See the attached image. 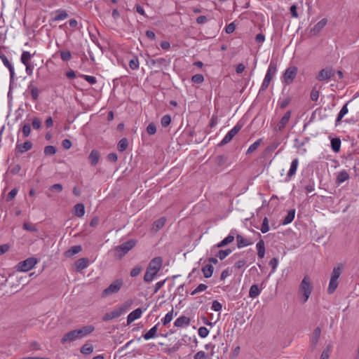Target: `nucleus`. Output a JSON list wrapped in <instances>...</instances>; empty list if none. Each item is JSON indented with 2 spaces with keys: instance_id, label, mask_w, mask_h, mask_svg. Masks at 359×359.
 I'll list each match as a JSON object with an SVG mask.
<instances>
[{
  "instance_id": "24",
  "label": "nucleus",
  "mask_w": 359,
  "mask_h": 359,
  "mask_svg": "<svg viewBox=\"0 0 359 359\" xmlns=\"http://www.w3.org/2000/svg\"><path fill=\"white\" fill-rule=\"evenodd\" d=\"M158 325L159 323H157L156 325L151 327L147 333L142 335L145 340H149L150 339L154 338L156 336Z\"/></svg>"
},
{
  "instance_id": "57",
  "label": "nucleus",
  "mask_w": 359,
  "mask_h": 359,
  "mask_svg": "<svg viewBox=\"0 0 359 359\" xmlns=\"http://www.w3.org/2000/svg\"><path fill=\"white\" fill-rule=\"evenodd\" d=\"M211 309L215 311H220L222 309V305L217 300L212 302Z\"/></svg>"
},
{
  "instance_id": "22",
  "label": "nucleus",
  "mask_w": 359,
  "mask_h": 359,
  "mask_svg": "<svg viewBox=\"0 0 359 359\" xmlns=\"http://www.w3.org/2000/svg\"><path fill=\"white\" fill-rule=\"evenodd\" d=\"M190 324V318L182 316L177 318L174 323V325L176 327L188 326Z\"/></svg>"
},
{
  "instance_id": "35",
  "label": "nucleus",
  "mask_w": 359,
  "mask_h": 359,
  "mask_svg": "<svg viewBox=\"0 0 359 359\" xmlns=\"http://www.w3.org/2000/svg\"><path fill=\"white\" fill-rule=\"evenodd\" d=\"M331 147L334 152H339L341 149V140L338 137L332 138L331 140Z\"/></svg>"
},
{
  "instance_id": "51",
  "label": "nucleus",
  "mask_w": 359,
  "mask_h": 359,
  "mask_svg": "<svg viewBox=\"0 0 359 359\" xmlns=\"http://www.w3.org/2000/svg\"><path fill=\"white\" fill-rule=\"evenodd\" d=\"M269 230V220H268L267 217H264L263 219V222H262V226H261V231L263 233H265L268 232Z\"/></svg>"
},
{
  "instance_id": "47",
  "label": "nucleus",
  "mask_w": 359,
  "mask_h": 359,
  "mask_svg": "<svg viewBox=\"0 0 359 359\" xmlns=\"http://www.w3.org/2000/svg\"><path fill=\"white\" fill-rule=\"evenodd\" d=\"M133 304V302L131 300L126 301L124 303H123L121 306L118 308V310L121 311V314L129 309Z\"/></svg>"
},
{
  "instance_id": "6",
  "label": "nucleus",
  "mask_w": 359,
  "mask_h": 359,
  "mask_svg": "<svg viewBox=\"0 0 359 359\" xmlns=\"http://www.w3.org/2000/svg\"><path fill=\"white\" fill-rule=\"evenodd\" d=\"M38 260L35 257H29L27 259L20 262L15 266L18 271L26 272L31 270L37 264Z\"/></svg>"
},
{
  "instance_id": "33",
  "label": "nucleus",
  "mask_w": 359,
  "mask_h": 359,
  "mask_svg": "<svg viewBox=\"0 0 359 359\" xmlns=\"http://www.w3.org/2000/svg\"><path fill=\"white\" fill-rule=\"evenodd\" d=\"M350 102H346L341 109L339 113L337 115V119H336V124H337L339 122H340L342 119V118L348 113V104Z\"/></svg>"
},
{
  "instance_id": "32",
  "label": "nucleus",
  "mask_w": 359,
  "mask_h": 359,
  "mask_svg": "<svg viewBox=\"0 0 359 359\" xmlns=\"http://www.w3.org/2000/svg\"><path fill=\"white\" fill-rule=\"evenodd\" d=\"M294 215H295V210L294 209L290 210L287 212V215H286V217L282 221V224L287 225V224L291 223L293 221V219H294Z\"/></svg>"
},
{
  "instance_id": "30",
  "label": "nucleus",
  "mask_w": 359,
  "mask_h": 359,
  "mask_svg": "<svg viewBox=\"0 0 359 359\" xmlns=\"http://www.w3.org/2000/svg\"><path fill=\"white\" fill-rule=\"evenodd\" d=\"M256 248L257 250V255L259 258L262 259L265 255V246L264 242L262 239H260L259 241L257 243Z\"/></svg>"
},
{
  "instance_id": "39",
  "label": "nucleus",
  "mask_w": 359,
  "mask_h": 359,
  "mask_svg": "<svg viewBox=\"0 0 359 359\" xmlns=\"http://www.w3.org/2000/svg\"><path fill=\"white\" fill-rule=\"evenodd\" d=\"M32 57V55L30 54L29 52L23 51L21 55V57H20L21 62L23 65L30 64L29 61H30Z\"/></svg>"
},
{
  "instance_id": "50",
  "label": "nucleus",
  "mask_w": 359,
  "mask_h": 359,
  "mask_svg": "<svg viewBox=\"0 0 359 359\" xmlns=\"http://www.w3.org/2000/svg\"><path fill=\"white\" fill-rule=\"evenodd\" d=\"M150 62L152 65H167V60L165 58L161 57L155 60H151Z\"/></svg>"
},
{
  "instance_id": "8",
  "label": "nucleus",
  "mask_w": 359,
  "mask_h": 359,
  "mask_svg": "<svg viewBox=\"0 0 359 359\" xmlns=\"http://www.w3.org/2000/svg\"><path fill=\"white\" fill-rule=\"evenodd\" d=\"M298 69L292 66L286 69L283 76V82L287 85L292 83L297 74Z\"/></svg>"
},
{
  "instance_id": "14",
  "label": "nucleus",
  "mask_w": 359,
  "mask_h": 359,
  "mask_svg": "<svg viewBox=\"0 0 359 359\" xmlns=\"http://www.w3.org/2000/svg\"><path fill=\"white\" fill-rule=\"evenodd\" d=\"M78 339L75 330H72L64 334L61 339V344H65L67 342L74 341Z\"/></svg>"
},
{
  "instance_id": "34",
  "label": "nucleus",
  "mask_w": 359,
  "mask_h": 359,
  "mask_svg": "<svg viewBox=\"0 0 359 359\" xmlns=\"http://www.w3.org/2000/svg\"><path fill=\"white\" fill-rule=\"evenodd\" d=\"M338 284V280L337 279H334V278H330L327 288V293L330 294H333L337 288Z\"/></svg>"
},
{
  "instance_id": "45",
  "label": "nucleus",
  "mask_w": 359,
  "mask_h": 359,
  "mask_svg": "<svg viewBox=\"0 0 359 359\" xmlns=\"http://www.w3.org/2000/svg\"><path fill=\"white\" fill-rule=\"evenodd\" d=\"M262 141V139H259L256 142H255L253 144H252L249 147V148L247 151V154H251V153L254 152L255 150H257L258 147L260 145Z\"/></svg>"
},
{
  "instance_id": "49",
  "label": "nucleus",
  "mask_w": 359,
  "mask_h": 359,
  "mask_svg": "<svg viewBox=\"0 0 359 359\" xmlns=\"http://www.w3.org/2000/svg\"><path fill=\"white\" fill-rule=\"evenodd\" d=\"M60 57L63 61L67 62L72 59L71 53L69 50H62L60 52Z\"/></svg>"
},
{
  "instance_id": "7",
  "label": "nucleus",
  "mask_w": 359,
  "mask_h": 359,
  "mask_svg": "<svg viewBox=\"0 0 359 359\" xmlns=\"http://www.w3.org/2000/svg\"><path fill=\"white\" fill-rule=\"evenodd\" d=\"M242 127L243 125L238 122L230 131L227 133L222 140L218 144V146L223 147L224 145L230 142L234 136L241 130Z\"/></svg>"
},
{
  "instance_id": "28",
  "label": "nucleus",
  "mask_w": 359,
  "mask_h": 359,
  "mask_svg": "<svg viewBox=\"0 0 359 359\" xmlns=\"http://www.w3.org/2000/svg\"><path fill=\"white\" fill-rule=\"evenodd\" d=\"M68 17V14L65 10L58 9L55 11V15L53 18V21L63 20Z\"/></svg>"
},
{
  "instance_id": "53",
  "label": "nucleus",
  "mask_w": 359,
  "mask_h": 359,
  "mask_svg": "<svg viewBox=\"0 0 359 359\" xmlns=\"http://www.w3.org/2000/svg\"><path fill=\"white\" fill-rule=\"evenodd\" d=\"M22 130L23 136L25 137H28L30 135V133H31V126H30V124L29 123H25L22 126Z\"/></svg>"
},
{
  "instance_id": "36",
  "label": "nucleus",
  "mask_w": 359,
  "mask_h": 359,
  "mask_svg": "<svg viewBox=\"0 0 359 359\" xmlns=\"http://www.w3.org/2000/svg\"><path fill=\"white\" fill-rule=\"evenodd\" d=\"M237 245L238 248H241L245 246H248L250 244V243L245 238H244L241 235L238 234L236 236Z\"/></svg>"
},
{
  "instance_id": "38",
  "label": "nucleus",
  "mask_w": 359,
  "mask_h": 359,
  "mask_svg": "<svg viewBox=\"0 0 359 359\" xmlns=\"http://www.w3.org/2000/svg\"><path fill=\"white\" fill-rule=\"evenodd\" d=\"M128 142L127 138L123 137V138L121 139L118 143V145H117L118 150L120 152H123L128 148Z\"/></svg>"
},
{
  "instance_id": "62",
  "label": "nucleus",
  "mask_w": 359,
  "mask_h": 359,
  "mask_svg": "<svg viewBox=\"0 0 359 359\" xmlns=\"http://www.w3.org/2000/svg\"><path fill=\"white\" fill-rule=\"evenodd\" d=\"M23 229H26L27 231H32V232H35L37 231V229L36 228V226L34 225H32L29 223H27V222H25L23 224Z\"/></svg>"
},
{
  "instance_id": "37",
  "label": "nucleus",
  "mask_w": 359,
  "mask_h": 359,
  "mask_svg": "<svg viewBox=\"0 0 359 359\" xmlns=\"http://www.w3.org/2000/svg\"><path fill=\"white\" fill-rule=\"evenodd\" d=\"M260 294V290L259 289V287L257 285L254 284L252 285L249 291V297L251 298H255L258 297Z\"/></svg>"
},
{
  "instance_id": "25",
  "label": "nucleus",
  "mask_w": 359,
  "mask_h": 359,
  "mask_svg": "<svg viewBox=\"0 0 359 359\" xmlns=\"http://www.w3.org/2000/svg\"><path fill=\"white\" fill-rule=\"evenodd\" d=\"M349 177L350 176L348 172L346 170H342L338 173L336 179V182L338 184H341L345 181L348 180Z\"/></svg>"
},
{
  "instance_id": "63",
  "label": "nucleus",
  "mask_w": 359,
  "mask_h": 359,
  "mask_svg": "<svg viewBox=\"0 0 359 359\" xmlns=\"http://www.w3.org/2000/svg\"><path fill=\"white\" fill-rule=\"evenodd\" d=\"M236 29V25L233 22H231L230 24L227 25L225 27V31L227 34H231L234 32Z\"/></svg>"
},
{
  "instance_id": "17",
  "label": "nucleus",
  "mask_w": 359,
  "mask_h": 359,
  "mask_svg": "<svg viewBox=\"0 0 359 359\" xmlns=\"http://www.w3.org/2000/svg\"><path fill=\"white\" fill-rule=\"evenodd\" d=\"M327 19L323 18L321 20H320L316 25H314V27L311 29L310 33L312 35H316L318 34L326 25L327 24Z\"/></svg>"
},
{
  "instance_id": "31",
  "label": "nucleus",
  "mask_w": 359,
  "mask_h": 359,
  "mask_svg": "<svg viewBox=\"0 0 359 359\" xmlns=\"http://www.w3.org/2000/svg\"><path fill=\"white\" fill-rule=\"evenodd\" d=\"M74 215L79 217H83L85 214V207L83 203H77L74 207Z\"/></svg>"
},
{
  "instance_id": "10",
  "label": "nucleus",
  "mask_w": 359,
  "mask_h": 359,
  "mask_svg": "<svg viewBox=\"0 0 359 359\" xmlns=\"http://www.w3.org/2000/svg\"><path fill=\"white\" fill-rule=\"evenodd\" d=\"M334 70L332 68H326L321 69L318 76L317 80L319 81H327L334 76Z\"/></svg>"
},
{
  "instance_id": "42",
  "label": "nucleus",
  "mask_w": 359,
  "mask_h": 359,
  "mask_svg": "<svg viewBox=\"0 0 359 359\" xmlns=\"http://www.w3.org/2000/svg\"><path fill=\"white\" fill-rule=\"evenodd\" d=\"M81 353L85 355L91 353L93 351V346L90 344H85L80 350Z\"/></svg>"
},
{
  "instance_id": "27",
  "label": "nucleus",
  "mask_w": 359,
  "mask_h": 359,
  "mask_svg": "<svg viewBox=\"0 0 359 359\" xmlns=\"http://www.w3.org/2000/svg\"><path fill=\"white\" fill-rule=\"evenodd\" d=\"M343 269L344 266L342 264H339L337 266H334L331 273L330 278H334V279L338 280L342 273Z\"/></svg>"
},
{
  "instance_id": "5",
  "label": "nucleus",
  "mask_w": 359,
  "mask_h": 359,
  "mask_svg": "<svg viewBox=\"0 0 359 359\" xmlns=\"http://www.w3.org/2000/svg\"><path fill=\"white\" fill-rule=\"evenodd\" d=\"M123 285V281L122 279H116L102 292L101 297L106 298L111 294L117 293L121 290Z\"/></svg>"
},
{
  "instance_id": "41",
  "label": "nucleus",
  "mask_w": 359,
  "mask_h": 359,
  "mask_svg": "<svg viewBox=\"0 0 359 359\" xmlns=\"http://www.w3.org/2000/svg\"><path fill=\"white\" fill-rule=\"evenodd\" d=\"M231 249L220 250L216 254V257H218L220 260L225 259L230 253H231Z\"/></svg>"
},
{
  "instance_id": "4",
  "label": "nucleus",
  "mask_w": 359,
  "mask_h": 359,
  "mask_svg": "<svg viewBox=\"0 0 359 359\" xmlns=\"http://www.w3.org/2000/svg\"><path fill=\"white\" fill-rule=\"evenodd\" d=\"M276 64L274 62L271 61L259 93L265 91L267 89L273 75L276 72Z\"/></svg>"
},
{
  "instance_id": "64",
  "label": "nucleus",
  "mask_w": 359,
  "mask_h": 359,
  "mask_svg": "<svg viewBox=\"0 0 359 359\" xmlns=\"http://www.w3.org/2000/svg\"><path fill=\"white\" fill-rule=\"evenodd\" d=\"M205 358H206V354L204 351H202L197 352L194 356V359H205Z\"/></svg>"
},
{
  "instance_id": "44",
  "label": "nucleus",
  "mask_w": 359,
  "mask_h": 359,
  "mask_svg": "<svg viewBox=\"0 0 359 359\" xmlns=\"http://www.w3.org/2000/svg\"><path fill=\"white\" fill-rule=\"evenodd\" d=\"M171 123V116L169 114L164 115L161 120L162 127H168Z\"/></svg>"
},
{
  "instance_id": "61",
  "label": "nucleus",
  "mask_w": 359,
  "mask_h": 359,
  "mask_svg": "<svg viewBox=\"0 0 359 359\" xmlns=\"http://www.w3.org/2000/svg\"><path fill=\"white\" fill-rule=\"evenodd\" d=\"M17 193H18L17 189L14 188V189H11V191L8 194V195L6 196L7 201H12L17 195Z\"/></svg>"
},
{
  "instance_id": "40",
  "label": "nucleus",
  "mask_w": 359,
  "mask_h": 359,
  "mask_svg": "<svg viewBox=\"0 0 359 359\" xmlns=\"http://www.w3.org/2000/svg\"><path fill=\"white\" fill-rule=\"evenodd\" d=\"M332 349V345L329 344L323 351L320 359H328Z\"/></svg>"
},
{
  "instance_id": "59",
  "label": "nucleus",
  "mask_w": 359,
  "mask_h": 359,
  "mask_svg": "<svg viewBox=\"0 0 359 359\" xmlns=\"http://www.w3.org/2000/svg\"><path fill=\"white\" fill-rule=\"evenodd\" d=\"M32 125L34 129H39L41 126V121L38 117H34Z\"/></svg>"
},
{
  "instance_id": "26",
  "label": "nucleus",
  "mask_w": 359,
  "mask_h": 359,
  "mask_svg": "<svg viewBox=\"0 0 359 359\" xmlns=\"http://www.w3.org/2000/svg\"><path fill=\"white\" fill-rule=\"evenodd\" d=\"M166 218L164 217L156 219L152 224V229L155 230L156 231L160 230L164 226Z\"/></svg>"
},
{
  "instance_id": "23",
  "label": "nucleus",
  "mask_w": 359,
  "mask_h": 359,
  "mask_svg": "<svg viewBox=\"0 0 359 359\" xmlns=\"http://www.w3.org/2000/svg\"><path fill=\"white\" fill-rule=\"evenodd\" d=\"M299 165V160L297 158H294L290 165V168L287 172L288 180L291 179L292 176H294L297 172V166Z\"/></svg>"
},
{
  "instance_id": "12",
  "label": "nucleus",
  "mask_w": 359,
  "mask_h": 359,
  "mask_svg": "<svg viewBox=\"0 0 359 359\" xmlns=\"http://www.w3.org/2000/svg\"><path fill=\"white\" fill-rule=\"evenodd\" d=\"M321 334V329L319 327H317L313 332L311 341H310V349L311 351H313L316 347L320 339Z\"/></svg>"
},
{
  "instance_id": "58",
  "label": "nucleus",
  "mask_w": 359,
  "mask_h": 359,
  "mask_svg": "<svg viewBox=\"0 0 359 359\" xmlns=\"http://www.w3.org/2000/svg\"><path fill=\"white\" fill-rule=\"evenodd\" d=\"M209 334V330L205 327H201L198 329V335L202 337H206Z\"/></svg>"
},
{
  "instance_id": "2",
  "label": "nucleus",
  "mask_w": 359,
  "mask_h": 359,
  "mask_svg": "<svg viewBox=\"0 0 359 359\" xmlns=\"http://www.w3.org/2000/svg\"><path fill=\"white\" fill-rule=\"evenodd\" d=\"M137 241L134 239H130L122 244L117 245L114 248L115 257L117 259H121L124 257L130 250H132L136 245Z\"/></svg>"
},
{
  "instance_id": "55",
  "label": "nucleus",
  "mask_w": 359,
  "mask_h": 359,
  "mask_svg": "<svg viewBox=\"0 0 359 359\" xmlns=\"http://www.w3.org/2000/svg\"><path fill=\"white\" fill-rule=\"evenodd\" d=\"M82 250L81 248V246L78 245H74V246H72L68 251L67 252L71 254L72 255H74L77 253H79V252H81Z\"/></svg>"
},
{
  "instance_id": "13",
  "label": "nucleus",
  "mask_w": 359,
  "mask_h": 359,
  "mask_svg": "<svg viewBox=\"0 0 359 359\" xmlns=\"http://www.w3.org/2000/svg\"><path fill=\"white\" fill-rule=\"evenodd\" d=\"M94 330H95V327L93 325H89L83 326V327H81L80 329H76L75 331H76L78 339H81V338L88 335L89 334L93 332L94 331Z\"/></svg>"
},
{
  "instance_id": "46",
  "label": "nucleus",
  "mask_w": 359,
  "mask_h": 359,
  "mask_svg": "<svg viewBox=\"0 0 359 359\" xmlns=\"http://www.w3.org/2000/svg\"><path fill=\"white\" fill-rule=\"evenodd\" d=\"M57 151L56 148L52 145H48L44 148V154L47 156L54 155Z\"/></svg>"
},
{
  "instance_id": "16",
  "label": "nucleus",
  "mask_w": 359,
  "mask_h": 359,
  "mask_svg": "<svg viewBox=\"0 0 359 359\" xmlns=\"http://www.w3.org/2000/svg\"><path fill=\"white\" fill-rule=\"evenodd\" d=\"M142 313V309L140 308H137L133 311L127 317V324L130 325L134 320L140 318Z\"/></svg>"
},
{
  "instance_id": "56",
  "label": "nucleus",
  "mask_w": 359,
  "mask_h": 359,
  "mask_svg": "<svg viewBox=\"0 0 359 359\" xmlns=\"http://www.w3.org/2000/svg\"><path fill=\"white\" fill-rule=\"evenodd\" d=\"M142 270V268L141 266H136L131 270L130 275L131 277H136L140 273Z\"/></svg>"
},
{
  "instance_id": "9",
  "label": "nucleus",
  "mask_w": 359,
  "mask_h": 359,
  "mask_svg": "<svg viewBox=\"0 0 359 359\" xmlns=\"http://www.w3.org/2000/svg\"><path fill=\"white\" fill-rule=\"evenodd\" d=\"M0 58L1 59L4 65L9 69V72H10V89H11L13 83H14V76H15L14 68H13L12 64L8 60L7 57L4 55V53L1 50H0Z\"/></svg>"
},
{
  "instance_id": "43",
  "label": "nucleus",
  "mask_w": 359,
  "mask_h": 359,
  "mask_svg": "<svg viewBox=\"0 0 359 359\" xmlns=\"http://www.w3.org/2000/svg\"><path fill=\"white\" fill-rule=\"evenodd\" d=\"M139 60L136 56H133L129 61V67L133 70L137 69L139 68Z\"/></svg>"
},
{
  "instance_id": "18",
  "label": "nucleus",
  "mask_w": 359,
  "mask_h": 359,
  "mask_svg": "<svg viewBox=\"0 0 359 359\" xmlns=\"http://www.w3.org/2000/svg\"><path fill=\"white\" fill-rule=\"evenodd\" d=\"M89 264V259L87 257H83L78 259L75 262L76 270L78 272L81 271L83 269L88 267Z\"/></svg>"
},
{
  "instance_id": "19",
  "label": "nucleus",
  "mask_w": 359,
  "mask_h": 359,
  "mask_svg": "<svg viewBox=\"0 0 359 359\" xmlns=\"http://www.w3.org/2000/svg\"><path fill=\"white\" fill-rule=\"evenodd\" d=\"M33 81H31L27 87V90L30 92L32 98L34 101H37L39 95V88L33 84Z\"/></svg>"
},
{
  "instance_id": "29",
  "label": "nucleus",
  "mask_w": 359,
  "mask_h": 359,
  "mask_svg": "<svg viewBox=\"0 0 359 359\" xmlns=\"http://www.w3.org/2000/svg\"><path fill=\"white\" fill-rule=\"evenodd\" d=\"M205 278H208L212 276L214 267L212 264H208L205 265L201 269Z\"/></svg>"
},
{
  "instance_id": "54",
  "label": "nucleus",
  "mask_w": 359,
  "mask_h": 359,
  "mask_svg": "<svg viewBox=\"0 0 359 359\" xmlns=\"http://www.w3.org/2000/svg\"><path fill=\"white\" fill-rule=\"evenodd\" d=\"M147 132L149 135H154L156 133V126L154 123H150L147 127Z\"/></svg>"
},
{
  "instance_id": "11",
  "label": "nucleus",
  "mask_w": 359,
  "mask_h": 359,
  "mask_svg": "<svg viewBox=\"0 0 359 359\" xmlns=\"http://www.w3.org/2000/svg\"><path fill=\"white\" fill-rule=\"evenodd\" d=\"M291 114H292V112L290 110H288L287 111H286L285 113L283 116L281 118L280 121L278 123V124L275 127V128H274L275 131H281L285 128V127L286 126V125L288 123V122L290 121Z\"/></svg>"
},
{
  "instance_id": "20",
  "label": "nucleus",
  "mask_w": 359,
  "mask_h": 359,
  "mask_svg": "<svg viewBox=\"0 0 359 359\" xmlns=\"http://www.w3.org/2000/svg\"><path fill=\"white\" fill-rule=\"evenodd\" d=\"M32 148V142L31 141H26L23 144H17L15 149L20 154L30 150Z\"/></svg>"
},
{
  "instance_id": "48",
  "label": "nucleus",
  "mask_w": 359,
  "mask_h": 359,
  "mask_svg": "<svg viewBox=\"0 0 359 359\" xmlns=\"http://www.w3.org/2000/svg\"><path fill=\"white\" fill-rule=\"evenodd\" d=\"M173 317V309H172L170 312H168L165 316L162 319V323L163 325H166L168 324L172 319Z\"/></svg>"
},
{
  "instance_id": "60",
  "label": "nucleus",
  "mask_w": 359,
  "mask_h": 359,
  "mask_svg": "<svg viewBox=\"0 0 359 359\" xmlns=\"http://www.w3.org/2000/svg\"><path fill=\"white\" fill-rule=\"evenodd\" d=\"M310 97L312 101H317L319 97V91L316 88H313L311 90Z\"/></svg>"
},
{
  "instance_id": "52",
  "label": "nucleus",
  "mask_w": 359,
  "mask_h": 359,
  "mask_svg": "<svg viewBox=\"0 0 359 359\" xmlns=\"http://www.w3.org/2000/svg\"><path fill=\"white\" fill-rule=\"evenodd\" d=\"M191 81L196 83H201L204 81V77L201 74H196L192 76Z\"/></svg>"
},
{
  "instance_id": "21",
  "label": "nucleus",
  "mask_w": 359,
  "mask_h": 359,
  "mask_svg": "<svg viewBox=\"0 0 359 359\" xmlns=\"http://www.w3.org/2000/svg\"><path fill=\"white\" fill-rule=\"evenodd\" d=\"M121 315V311L118 309H114L111 312L106 313L102 316L103 321H109L116 318H118Z\"/></svg>"
},
{
  "instance_id": "3",
  "label": "nucleus",
  "mask_w": 359,
  "mask_h": 359,
  "mask_svg": "<svg viewBox=\"0 0 359 359\" xmlns=\"http://www.w3.org/2000/svg\"><path fill=\"white\" fill-rule=\"evenodd\" d=\"M312 290L313 286L311 283L310 278L308 276H305L302 280L299 287V291L302 294L304 304L309 299Z\"/></svg>"
},
{
  "instance_id": "15",
  "label": "nucleus",
  "mask_w": 359,
  "mask_h": 359,
  "mask_svg": "<svg viewBox=\"0 0 359 359\" xmlns=\"http://www.w3.org/2000/svg\"><path fill=\"white\" fill-rule=\"evenodd\" d=\"M100 153L97 149H93L89 156H88V160L90 161V163L92 166H95L100 160Z\"/></svg>"
},
{
  "instance_id": "1",
  "label": "nucleus",
  "mask_w": 359,
  "mask_h": 359,
  "mask_svg": "<svg viewBox=\"0 0 359 359\" xmlns=\"http://www.w3.org/2000/svg\"><path fill=\"white\" fill-rule=\"evenodd\" d=\"M163 264V259L161 257H156L152 259L147 268V271L144 276V280L146 283H151L158 272L161 269Z\"/></svg>"
}]
</instances>
